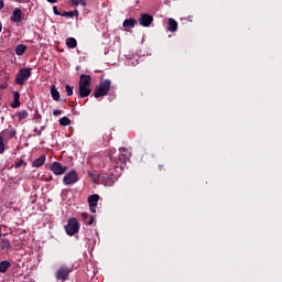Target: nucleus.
Instances as JSON below:
<instances>
[{"label": "nucleus", "instance_id": "obj_29", "mask_svg": "<svg viewBox=\"0 0 282 282\" xmlns=\"http://www.w3.org/2000/svg\"><path fill=\"white\" fill-rule=\"evenodd\" d=\"M65 89H66V95L69 97V96H74V88H72V86L69 85H66L65 86Z\"/></svg>", "mask_w": 282, "mask_h": 282}, {"label": "nucleus", "instance_id": "obj_15", "mask_svg": "<svg viewBox=\"0 0 282 282\" xmlns=\"http://www.w3.org/2000/svg\"><path fill=\"white\" fill-rule=\"evenodd\" d=\"M12 109H19L21 107V94L19 91L13 93V102L11 104Z\"/></svg>", "mask_w": 282, "mask_h": 282}, {"label": "nucleus", "instance_id": "obj_43", "mask_svg": "<svg viewBox=\"0 0 282 282\" xmlns=\"http://www.w3.org/2000/svg\"><path fill=\"white\" fill-rule=\"evenodd\" d=\"M160 171H162V165H160Z\"/></svg>", "mask_w": 282, "mask_h": 282}, {"label": "nucleus", "instance_id": "obj_28", "mask_svg": "<svg viewBox=\"0 0 282 282\" xmlns=\"http://www.w3.org/2000/svg\"><path fill=\"white\" fill-rule=\"evenodd\" d=\"M6 152V143H3V137L0 135V155Z\"/></svg>", "mask_w": 282, "mask_h": 282}, {"label": "nucleus", "instance_id": "obj_24", "mask_svg": "<svg viewBox=\"0 0 282 282\" xmlns=\"http://www.w3.org/2000/svg\"><path fill=\"white\" fill-rule=\"evenodd\" d=\"M66 45H67V47H69V50H75V47H77V45H78V42L76 41L75 37H67Z\"/></svg>", "mask_w": 282, "mask_h": 282}, {"label": "nucleus", "instance_id": "obj_26", "mask_svg": "<svg viewBox=\"0 0 282 282\" xmlns=\"http://www.w3.org/2000/svg\"><path fill=\"white\" fill-rule=\"evenodd\" d=\"M61 17H68L69 19H74V17H78V10L73 11H64Z\"/></svg>", "mask_w": 282, "mask_h": 282}, {"label": "nucleus", "instance_id": "obj_6", "mask_svg": "<svg viewBox=\"0 0 282 282\" xmlns=\"http://www.w3.org/2000/svg\"><path fill=\"white\" fill-rule=\"evenodd\" d=\"M78 182V173L76 170H72L70 172L66 173L63 177V184L65 186H72Z\"/></svg>", "mask_w": 282, "mask_h": 282}, {"label": "nucleus", "instance_id": "obj_13", "mask_svg": "<svg viewBox=\"0 0 282 282\" xmlns=\"http://www.w3.org/2000/svg\"><path fill=\"white\" fill-rule=\"evenodd\" d=\"M91 86V76L89 75H80L79 77V87H90Z\"/></svg>", "mask_w": 282, "mask_h": 282}, {"label": "nucleus", "instance_id": "obj_36", "mask_svg": "<svg viewBox=\"0 0 282 282\" xmlns=\"http://www.w3.org/2000/svg\"><path fill=\"white\" fill-rule=\"evenodd\" d=\"M70 3H73V6H78V0H70Z\"/></svg>", "mask_w": 282, "mask_h": 282}, {"label": "nucleus", "instance_id": "obj_31", "mask_svg": "<svg viewBox=\"0 0 282 282\" xmlns=\"http://www.w3.org/2000/svg\"><path fill=\"white\" fill-rule=\"evenodd\" d=\"M23 164H28V163H25V161L23 159H21L19 162H17L14 164V169H21V166H23Z\"/></svg>", "mask_w": 282, "mask_h": 282}, {"label": "nucleus", "instance_id": "obj_8", "mask_svg": "<svg viewBox=\"0 0 282 282\" xmlns=\"http://www.w3.org/2000/svg\"><path fill=\"white\" fill-rule=\"evenodd\" d=\"M50 169L54 173V175H65V173L67 172V166H63L61 162H53Z\"/></svg>", "mask_w": 282, "mask_h": 282}, {"label": "nucleus", "instance_id": "obj_12", "mask_svg": "<svg viewBox=\"0 0 282 282\" xmlns=\"http://www.w3.org/2000/svg\"><path fill=\"white\" fill-rule=\"evenodd\" d=\"M138 25V21L133 18L126 19L122 23V26L124 28L126 32H129V30H133Z\"/></svg>", "mask_w": 282, "mask_h": 282}, {"label": "nucleus", "instance_id": "obj_30", "mask_svg": "<svg viewBox=\"0 0 282 282\" xmlns=\"http://www.w3.org/2000/svg\"><path fill=\"white\" fill-rule=\"evenodd\" d=\"M119 152H120V155H127V158H129L130 155V152H129V149L127 148H119Z\"/></svg>", "mask_w": 282, "mask_h": 282}, {"label": "nucleus", "instance_id": "obj_7", "mask_svg": "<svg viewBox=\"0 0 282 282\" xmlns=\"http://www.w3.org/2000/svg\"><path fill=\"white\" fill-rule=\"evenodd\" d=\"M109 160L115 164V169L123 171L124 166H127V154L119 155L118 159H112V156H110Z\"/></svg>", "mask_w": 282, "mask_h": 282}, {"label": "nucleus", "instance_id": "obj_42", "mask_svg": "<svg viewBox=\"0 0 282 282\" xmlns=\"http://www.w3.org/2000/svg\"><path fill=\"white\" fill-rule=\"evenodd\" d=\"M17 1V3H21V0H15Z\"/></svg>", "mask_w": 282, "mask_h": 282}, {"label": "nucleus", "instance_id": "obj_35", "mask_svg": "<svg viewBox=\"0 0 282 282\" xmlns=\"http://www.w3.org/2000/svg\"><path fill=\"white\" fill-rule=\"evenodd\" d=\"M3 8H6V3L3 2V0H0V10H3Z\"/></svg>", "mask_w": 282, "mask_h": 282}, {"label": "nucleus", "instance_id": "obj_10", "mask_svg": "<svg viewBox=\"0 0 282 282\" xmlns=\"http://www.w3.org/2000/svg\"><path fill=\"white\" fill-rule=\"evenodd\" d=\"M139 23H140V25H142V28H149L151 25V23H153V15H151L149 13L141 14V17L139 19Z\"/></svg>", "mask_w": 282, "mask_h": 282}, {"label": "nucleus", "instance_id": "obj_19", "mask_svg": "<svg viewBox=\"0 0 282 282\" xmlns=\"http://www.w3.org/2000/svg\"><path fill=\"white\" fill-rule=\"evenodd\" d=\"M45 155H41L40 158L35 159L33 162H32V166L33 169H41V166H43V164H45Z\"/></svg>", "mask_w": 282, "mask_h": 282}, {"label": "nucleus", "instance_id": "obj_16", "mask_svg": "<svg viewBox=\"0 0 282 282\" xmlns=\"http://www.w3.org/2000/svg\"><path fill=\"white\" fill-rule=\"evenodd\" d=\"M91 94L89 86H79V98H87Z\"/></svg>", "mask_w": 282, "mask_h": 282}, {"label": "nucleus", "instance_id": "obj_41", "mask_svg": "<svg viewBox=\"0 0 282 282\" xmlns=\"http://www.w3.org/2000/svg\"><path fill=\"white\" fill-rule=\"evenodd\" d=\"M2 235H3V234L1 232V226H0V237H2Z\"/></svg>", "mask_w": 282, "mask_h": 282}, {"label": "nucleus", "instance_id": "obj_25", "mask_svg": "<svg viewBox=\"0 0 282 282\" xmlns=\"http://www.w3.org/2000/svg\"><path fill=\"white\" fill-rule=\"evenodd\" d=\"M29 116L30 113L28 112V110H20L15 113V118H18V120H25L26 118H29Z\"/></svg>", "mask_w": 282, "mask_h": 282}, {"label": "nucleus", "instance_id": "obj_37", "mask_svg": "<svg viewBox=\"0 0 282 282\" xmlns=\"http://www.w3.org/2000/svg\"><path fill=\"white\" fill-rule=\"evenodd\" d=\"M46 1H48V3H56V1L58 0H46Z\"/></svg>", "mask_w": 282, "mask_h": 282}, {"label": "nucleus", "instance_id": "obj_20", "mask_svg": "<svg viewBox=\"0 0 282 282\" xmlns=\"http://www.w3.org/2000/svg\"><path fill=\"white\" fill-rule=\"evenodd\" d=\"M0 135L2 138H8L9 140H12V138H14V135H17V130L12 129V130H3Z\"/></svg>", "mask_w": 282, "mask_h": 282}, {"label": "nucleus", "instance_id": "obj_14", "mask_svg": "<svg viewBox=\"0 0 282 282\" xmlns=\"http://www.w3.org/2000/svg\"><path fill=\"white\" fill-rule=\"evenodd\" d=\"M79 217L82 221H84L85 226H91L94 224V216L89 215L88 213H80Z\"/></svg>", "mask_w": 282, "mask_h": 282}, {"label": "nucleus", "instance_id": "obj_17", "mask_svg": "<svg viewBox=\"0 0 282 282\" xmlns=\"http://www.w3.org/2000/svg\"><path fill=\"white\" fill-rule=\"evenodd\" d=\"M10 268H12V263H10L9 260H3L0 262V273L1 274H6V272H8V270H10Z\"/></svg>", "mask_w": 282, "mask_h": 282}, {"label": "nucleus", "instance_id": "obj_1", "mask_svg": "<svg viewBox=\"0 0 282 282\" xmlns=\"http://www.w3.org/2000/svg\"><path fill=\"white\" fill-rule=\"evenodd\" d=\"M110 89H111V80L105 79L100 82L99 85L96 87L94 97L102 98V96H107V94H109Z\"/></svg>", "mask_w": 282, "mask_h": 282}, {"label": "nucleus", "instance_id": "obj_9", "mask_svg": "<svg viewBox=\"0 0 282 282\" xmlns=\"http://www.w3.org/2000/svg\"><path fill=\"white\" fill-rule=\"evenodd\" d=\"M100 200V195L93 194L88 196V204L90 208V213H96V208L98 207V202Z\"/></svg>", "mask_w": 282, "mask_h": 282}, {"label": "nucleus", "instance_id": "obj_27", "mask_svg": "<svg viewBox=\"0 0 282 282\" xmlns=\"http://www.w3.org/2000/svg\"><path fill=\"white\" fill-rule=\"evenodd\" d=\"M61 127H69V124H72V120L68 119V117H62L59 120H58Z\"/></svg>", "mask_w": 282, "mask_h": 282}, {"label": "nucleus", "instance_id": "obj_22", "mask_svg": "<svg viewBox=\"0 0 282 282\" xmlns=\"http://www.w3.org/2000/svg\"><path fill=\"white\" fill-rule=\"evenodd\" d=\"M0 248L1 250H12V243H10L8 238H2L0 241Z\"/></svg>", "mask_w": 282, "mask_h": 282}, {"label": "nucleus", "instance_id": "obj_5", "mask_svg": "<svg viewBox=\"0 0 282 282\" xmlns=\"http://www.w3.org/2000/svg\"><path fill=\"white\" fill-rule=\"evenodd\" d=\"M100 180L104 184V186H113L116 181L113 180V173L111 172V169L108 167V170H102L100 174Z\"/></svg>", "mask_w": 282, "mask_h": 282}, {"label": "nucleus", "instance_id": "obj_23", "mask_svg": "<svg viewBox=\"0 0 282 282\" xmlns=\"http://www.w3.org/2000/svg\"><path fill=\"white\" fill-rule=\"evenodd\" d=\"M26 51H28V46L25 44H18L15 46L17 56H23V54H25Z\"/></svg>", "mask_w": 282, "mask_h": 282}, {"label": "nucleus", "instance_id": "obj_18", "mask_svg": "<svg viewBox=\"0 0 282 282\" xmlns=\"http://www.w3.org/2000/svg\"><path fill=\"white\" fill-rule=\"evenodd\" d=\"M177 21H175V19L170 18L167 20V31L169 32H177Z\"/></svg>", "mask_w": 282, "mask_h": 282}, {"label": "nucleus", "instance_id": "obj_4", "mask_svg": "<svg viewBox=\"0 0 282 282\" xmlns=\"http://www.w3.org/2000/svg\"><path fill=\"white\" fill-rule=\"evenodd\" d=\"M73 271H74V269H72L67 265L59 267L57 269V271L55 272L56 281H62V282L67 281V279H69V274H72Z\"/></svg>", "mask_w": 282, "mask_h": 282}, {"label": "nucleus", "instance_id": "obj_38", "mask_svg": "<svg viewBox=\"0 0 282 282\" xmlns=\"http://www.w3.org/2000/svg\"><path fill=\"white\" fill-rule=\"evenodd\" d=\"M35 133H37V135H41V131H39V129L35 128Z\"/></svg>", "mask_w": 282, "mask_h": 282}, {"label": "nucleus", "instance_id": "obj_39", "mask_svg": "<svg viewBox=\"0 0 282 282\" xmlns=\"http://www.w3.org/2000/svg\"><path fill=\"white\" fill-rule=\"evenodd\" d=\"M3 30V25L1 24V22H0V32Z\"/></svg>", "mask_w": 282, "mask_h": 282}, {"label": "nucleus", "instance_id": "obj_3", "mask_svg": "<svg viewBox=\"0 0 282 282\" xmlns=\"http://www.w3.org/2000/svg\"><path fill=\"white\" fill-rule=\"evenodd\" d=\"M66 234L69 237H74L79 230L80 225L78 224V219L72 217L67 220V225L65 226Z\"/></svg>", "mask_w": 282, "mask_h": 282}, {"label": "nucleus", "instance_id": "obj_40", "mask_svg": "<svg viewBox=\"0 0 282 282\" xmlns=\"http://www.w3.org/2000/svg\"><path fill=\"white\" fill-rule=\"evenodd\" d=\"M102 70H95L96 74H100Z\"/></svg>", "mask_w": 282, "mask_h": 282}, {"label": "nucleus", "instance_id": "obj_32", "mask_svg": "<svg viewBox=\"0 0 282 282\" xmlns=\"http://www.w3.org/2000/svg\"><path fill=\"white\" fill-rule=\"evenodd\" d=\"M53 12L56 17H61V12L58 11V7H53Z\"/></svg>", "mask_w": 282, "mask_h": 282}, {"label": "nucleus", "instance_id": "obj_33", "mask_svg": "<svg viewBox=\"0 0 282 282\" xmlns=\"http://www.w3.org/2000/svg\"><path fill=\"white\" fill-rule=\"evenodd\" d=\"M77 6H83V8H85L87 2H85V0H78Z\"/></svg>", "mask_w": 282, "mask_h": 282}, {"label": "nucleus", "instance_id": "obj_11", "mask_svg": "<svg viewBox=\"0 0 282 282\" xmlns=\"http://www.w3.org/2000/svg\"><path fill=\"white\" fill-rule=\"evenodd\" d=\"M24 18L25 13L21 11L19 8H15L12 12L11 21H13V23H21V21H23Z\"/></svg>", "mask_w": 282, "mask_h": 282}, {"label": "nucleus", "instance_id": "obj_21", "mask_svg": "<svg viewBox=\"0 0 282 282\" xmlns=\"http://www.w3.org/2000/svg\"><path fill=\"white\" fill-rule=\"evenodd\" d=\"M51 96L53 100H55V102H58L61 100V93L58 91V89H56L55 85L51 87Z\"/></svg>", "mask_w": 282, "mask_h": 282}, {"label": "nucleus", "instance_id": "obj_2", "mask_svg": "<svg viewBox=\"0 0 282 282\" xmlns=\"http://www.w3.org/2000/svg\"><path fill=\"white\" fill-rule=\"evenodd\" d=\"M32 76V68H20L15 75V85H25Z\"/></svg>", "mask_w": 282, "mask_h": 282}, {"label": "nucleus", "instance_id": "obj_34", "mask_svg": "<svg viewBox=\"0 0 282 282\" xmlns=\"http://www.w3.org/2000/svg\"><path fill=\"white\" fill-rule=\"evenodd\" d=\"M63 110H53V116H62Z\"/></svg>", "mask_w": 282, "mask_h": 282}]
</instances>
